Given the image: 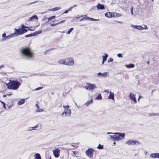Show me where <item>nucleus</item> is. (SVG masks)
<instances>
[{
  "label": "nucleus",
  "instance_id": "nucleus-58",
  "mask_svg": "<svg viewBox=\"0 0 159 159\" xmlns=\"http://www.w3.org/2000/svg\"><path fill=\"white\" fill-rule=\"evenodd\" d=\"M117 22L118 23H120V21H117Z\"/></svg>",
  "mask_w": 159,
  "mask_h": 159
},
{
  "label": "nucleus",
  "instance_id": "nucleus-16",
  "mask_svg": "<svg viewBox=\"0 0 159 159\" xmlns=\"http://www.w3.org/2000/svg\"><path fill=\"white\" fill-rule=\"evenodd\" d=\"M150 157L152 158H159V153H152L150 154Z\"/></svg>",
  "mask_w": 159,
  "mask_h": 159
},
{
  "label": "nucleus",
  "instance_id": "nucleus-37",
  "mask_svg": "<svg viewBox=\"0 0 159 159\" xmlns=\"http://www.w3.org/2000/svg\"><path fill=\"white\" fill-rule=\"evenodd\" d=\"M113 61V59L111 58H109L107 60V61L108 62H112V61Z\"/></svg>",
  "mask_w": 159,
  "mask_h": 159
},
{
  "label": "nucleus",
  "instance_id": "nucleus-49",
  "mask_svg": "<svg viewBox=\"0 0 159 159\" xmlns=\"http://www.w3.org/2000/svg\"><path fill=\"white\" fill-rule=\"evenodd\" d=\"M68 10H66L63 13H68Z\"/></svg>",
  "mask_w": 159,
  "mask_h": 159
},
{
  "label": "nucleus",
  "instance_id": "nucleus-13",
  "mask_svg": "<svg viewBox=\"0 0 159 159\" xmlns=\"http://www.w3.org/2000/svg\"><path fill=\"white\" fill-rule=\"evenodd\" d=\"M96 7L98 9L104 10L105 7L103 5H101L99 3H98Z\"/></svg>",
  "mask_w": 159,
  "mask_h": 159
},
{
  "label": "nucleus",
  "instance_id": "nucleus-29",
  "mask_svg": "<svg viewBox=\"0 0 159 159\" xmlns=\"http://www.w3.org/2000/svg\"><path fill=\"white\" fill-rule=\"evenodd\" d=\"M126 67L127 68H133L134 67V65L133 64H129V65H126Z\"/></svg>",
  "mask_w": 159,
  "mask_h": 159
},
{
  "label": "nucleus",
  "instance_id": "nucleus-26",
  "mask_svg": "<svg viewBox=\"0 0 159 159\" xmlns=\"http://www.w3.org/2000/svg\"><path fill=\"white\" fill-rule=\"evenodd\" d=\"M108 98L112 99H113L114 98V93H113L112 94L111 92H110V95L108 97Z\"/></svg>",
  "mask_w": 159,
  "mask_h": 159
},
{
  "label": "nucleus",
  "instance_id": "nucleus-18",
  "mask_svg": "<svg viewBox=\"0 0 159 159\" xmlns=\"http://www.w3.org/2000/svg\"><path fill=\"white\" fill-rule=\"evenodd\" d=\"M108 57V55L106 54H105V55L102 56L103 60L102 61V64H104V62L106 61Z\"/></svg>",
  "mask_w": 159,
  "mask_h": 159
},
{
  "label": "nucleus",
  "instance_id": "nucleus-24",
  "mask_svg": "<svg viewBox=\"0 0 159 159\" xmlns=\"http://www.w3.org/2000/svg\"><path fill=\"white\" fill-rule=\"evenodd\" d=\"M60 9V8L58 7H57L52 8L51 9H49V10H50L51 11H54L58 10H59Z\"/></svg>",
  "mask_w": 159,
  "mask_h": 159
},
{
  "label": "nucleus",
  "instance_id": "nucleus-47",
  "mask_svg": "<svg viewBox=\"0 0 159 159\" xmlns=\"http://www.w3.org/2000/svg\"><path fill=\"white\" fill-rule=\"evenodd\" d=\"M4 66L3 65H2L0 66V69L1 68H4Z\"/></svg>",
  "mask_w": 159,
  "mask_h": 159
},
{
  "label": "nucleus",
  "instance_id": "nucleus-35",
  "mask_svg": "<svg viewBox=\"0 0 159 159\" xmlns=\"http://www.w3.org/2000/svg\"><path fill=\"white\" fill-rule=\"evenodd\" d=\"M97 148L99 149H102L103 148V145H101L99 144Z\"/></svg>",
  "mask_w": 159,
  "mask_h": 159
},
{
  "label": "nucleus",
  "instance_id": "nucleus-31",
  "mask_svg": "<svg viewBox=\"0 0 159 159\" xmlns=\"http://www.w3.org/2000/svg\"><path fill=\"white\" fill-rule=\"evenodd\" d=\"M73 29H74V28H70L68 30L66 34H70V32L73 30Z\"/></svg>",
  "mask_w": 159,
  "mask_h": 159
},
{
  "label": "nucleus",
  "instance_id": "nucleus-11",
  "mask_svg": "<svg viewBox=\"0 0 159 159\" xmlns=\"http://www.w3.org/2000/svg\"><path fill=\"white\" fill-rule=\"evenodd\" d=\"M63 107L64 109V111H68V115H70L71 111L70 109H68L69 107V106L68 105L66 106L63 105Z\"/></svg>",
  "mask_w": 159,
  "mask_h": 159
},
{
  "label": "nucleus",
  "instance_id": "nucleus-52",
  "mask_svg": "<svg viewBox=\"0 0 159 159\" xmlns=\"http://www.w3.org/2000/svg\"><path fill=\"white\" fill-rule=\"evenodd\" d=\"M7 95H3V97H6L7 96Z\"/></svg>",
  "mask_w": 159,
  "mask_h": 159
},
{
  "label": "nucleus",
  "instance_id": "nucleus-15",
  "mask_svg": "<svg viewBox=\"0 0 159 159\" xmlns=\"http://www.w3.org/2000/svg\"><path fill=\"white\" fill-rule=\"evenodd\" d=\"M84 16V17H83V19L84 20H89L96 21L97 20V19H95L93 18L87 17V15H85Z\"/></svg>",
  "mask_w": 159,
  "mask_h": 159
},
{
  "label": "nucleus",
  "instance_id": "nucleus-10",
  "mask_svg": "<svg viewBox=\"0 0 159 159\" xmlns=\"http://www.w3.org/2000/svg\"><path fill=\"white\" fill-rule=\"evenodd\" d=\"M137 143H138V141H137L136 140H129L126 141V142L125 143L126 144H128L129 145H136V144Z\"/></svg>",
  "mask_w": 159,
  "mask_h": 159
},
{
  "label": "nucleus",
  "instance_id": "nucleus-5",
  "mask_svg": "<svg viewBox=\"0 0 159 159\" xmlns=\"http://www.w3.org/2000/svg\"><path fill=\"white\" fill-rule=\"evenodd\" d=\"M87 86H84V88L87 90L91 91L96 88L95 85L93 84L87 83Z\"/></svg>",
  "mask_w": 159,
  "mask_h": 159
},
{
  "label": "nucleus",
  "instance_id": "nucleus-22",
  "mask_svg": "<svg viewBox=\"0 0 159 159\" xmlns=\"http://www.w3.org/2000/svg\"><path fill=\"white\" fill-rule=\"evenodd\" d=\"M25 101V100L24 99H20L19 102H18L17 104L19 105H22L24 103Z\"/></svg>",
  "mask_w": 159,
  "mask_h": 159
},
{
  "label": "nucleus",
  "instance_id": "nucleus-46",
  "mask_svg": "<svg viewBox=\"0 0 159 159\" xmlns=\"http://www.w3.org/2000/svg\"><path fill=\"white\" fill-rule=\"evenodd\" d=\"M43 88L42 87H39V88H36V90H39L40 89H42Z\"/></svg>",
  "mask_w": 159,
  "mask_h": 159
},
{
  "label": "nucleus",
  "instance_id": "nucleus-12",
  "mask_svg": "<svg viewBox=\"0 0 159 159\" xmlns=\"http://www.w3.org/2000/svg\"><path fill=\"white\" fill-rule=\"evenodd\" d=\"M98 75L100 77H106L107 76V72H105L102 73L99 72L98 74Z\"/></svg>",
  "mask_w": 159,
  "mask_h": 159
},
{
  "label": "nucleus",
  "instance_id": "nucleus-48",
  "mask_svg": "<svg viewBox=\"0 0 159 159\" xmlns=\"http://www.w3.org/2000/svg\"><path fill=\"white\" fill-rule=\"evenodd\" d=\"M141 98V96H140H140H139V98H138V101L139 102V100H140V98Z\"/></svg>",
  "mask_w": 159,
  "mask_h": 159
},
{
  "label": "nucleus",
  "instance_id": "nucleus-27",
  "mask_svg": "<svg viewBox=\"0 0 159 159\" xmlns=\"http://www.w3.org/2000/svg\"><path fill=\"white\" fill-rule=\"evenodd\" d=\"M144 27H143L141 26H140V30H142L143 29L146 30L148 29V27L146 25H144Z\"/></svg>",
  "mask_w": 159,
  "mask_h": 159
},
{
  "label": "nucleus",
  "instance_id": "nucleus-41",
  "mask_svg": "<svg viewBox=\"0 0 159 159\" xmlns=\"http://www.w3.org/2000/svg\"><path fill=\"white\" fill-rule=\"evenodd\" d=\"M135 28L139 30H140V26L139 25H135Z\"/></svg>",
  "mask_w": 159,
  "mask_h": 159
},
{
  "label": "nucleus",
  "instance_id": "nucleus-20",
  "mask_svg": "<svg viewBox=\"0 0 159 159\" xmlns=\"http://www.w3.org/2000/svg\"><path fill=\"white\" fill-rule=\"evenodd\" d=\"M93 102V100L92 99H91L90 100L88 101H87L85 103V105L87 106H88L91 103H92Z\"/></svg>",
  "mask_w": 159,
  "mask_h": 159
},
{
  "label": "nucleus",
  "instance_id": "nucleus-57",
  "mask_svg": "<svg viewBox=\"0 0 159 159\" xmlns=\"http://www.w3.org/2000/svg\"><path fill=\"white\" fill-rule=\"evenodd\" d=\"M84 16H81L80 17H83Z\"/></svg>",
  "mask_w": 159,
  "mask_h": 159
},
{
  "label": "nucleus",
  "instance_id": "nucleus-7",
  "mask_svg": "<svg viewBox=\"0 0 159 159\" xmlns=\"http://www.w3.org/2000/svg\"><path fill=\"white\" fill-rule=\"evenodd\" d=\"M53 155L56 158H57L59 156L60 150L58 148H56L53 150Z\"/></svg>",
  "mask_w": 159,
  "mask_h": 159
},
{
  "label": "nucleus",
  "instance_id": "nucleus-3",
  "mask_svg": "<svg viewBox=\"0 0 159 159\" xmlns=\"http://www.w3.org/2000/svg\"><path fill=\"white\" fill-rule=\"evenodd\" d=\"M115 134L113 136L110 135L111 139L115 141H119L124 138L125 134L124 133H113Z\"/></svg>",
  "mask_w": 159,
  "mask_h": 159
},
{
  "label": "nucleus",
  "instance_id": "nucleus-21",
  "mask_svg": "<svg viewBox=\"0 0 159 159\" xmlns=\"http://www.w3.org/2000/svg\"><path fill=\"white\" fill-rule=\"evenodd\" d=\"M35 159H41L40 155L39 154L37 153L34 155Z\"/></svg>",
  "mask_w": 159,
  "mask_h": 159
},
{
  "label": "nucleus",
  "instance_id": "nucleus-53",
  "mask_svg": "<svg viewBox=\"0 0 159 159\" xmlns=\"http://www.w3.org/2000/svg\"><path fill=\"white\" fill-rule=\"evenodd\" d=\"M84 20V19H83V18H81V19H80V21H82V20Z\"/></svg>",
  "mask_w": 159,
  "mask_h": 159
},
{
  "label": "nucleus",
  "instance_id": "nucleus-9",
  "mask_svg": "<svg viewBox=\"0 0 159 159\" xmlns=\"http://www.w3.org/2000/svg\"><path fill=\"white\" fill-rule=\"evenodd\" d=\"M15 31L14 33V34H16L18 35L22 34H23V32H22V29H15Z\"/></svg>",
  "mask_w": 159,
  "mask_h": 159
},
{
  "label": "nucleus",
  "instance_id": "nucleus-28",
  "mask_svg": "<svg viewBox=\"0 0 159 159\" xmlns=\"http://www.w3.org/2000/svg\"><path fill=\"white\" fill-rule=\"evenodd\" d=\"M69 115H68V111H64L61 114V116H69Z\"/></svg>",
  "mask_w": 159,
  "mask_h": 159
},
{
  "label": "nucleus",
  "instance_id": "nucleus-36",
  "mask_svg": "<svg viewBox=\"0 0 159 159\" xmlns=\"http://www.w3.org/2000/svg\"><path fill=\"white\" fill-rule=\"evenodd\" d=\"M33 36V34H27V35H26L25 36V37L26 38H27V37H30L32 36Z\"/></svg>",
  "mask_w": 159,
  "mask_h": 159
},
{
  "label": "nucleus",
  "instance_id": "nucleus-8",
  "mask_svg": "<svg viewBox=\"0 0 159 159\" xmlns=\"http://www.w3.org/2000/svg\"><path fill=\"white\" fill-rule=\"evenodd\" d=\"M135 95H134V93H130L129 95V98L131 100L133 101L134 103L137 102V100L135 97Z\"/></svg>",
  "mask_w": 159,
  "mask_h": 159
},
{
  "label": "nucleus",
  "instance_id": "nucleus-40",
  "mask_svg": "<svg viewBox=\"0 0 159 159\" xmlns=\"http://www.w3.org/2000/svg\"><path fill=\"white\" fill-rule=\"evenodd\" d=\"M133 7H132L131 8L130 11L131 12V14L133 15H134V13H133Z\"/></svg>",
  "mask_w": 159,
  "mask_h": 159
},
{
  "label": "nucleus",
  "instance_id": "nucleus-30",
  "mask_svg": "<svg viewBox=\"0 0 159 159\" xmlns=\"http://www.w3.org/2000/svg\"><path fill=\"white\" fill-rule=\"evenodd\" d=\"M36 107H37L38 109L36 110V111L37 112H40L42 111L43 110H39V106H38V104H36Z\"/></svg>",
  "mask_w": 159,
  "mask_h": 159
},
{
  "label": "nucleus",
  "instance_id": "nucleus-56",
  "mask_svg": "<svg viewBox=\"0 0 159 159\" xmlns=\"http://www.w3.org/2000/svg\"><path fill=\"white\" fill-rule=\"evenodd\" d=\"M41 31H39V33H41Z\"/></svg>",
  "mask_w": 159,
  "mask_h": 159
},
{
  "label": "nucleus",
  "instance_id": "nucleus-42",
  "mask_svg": "<svg viewBox=\"0 0 159 159\" xmlns=\"http://www.w3.org/2000/svg\"><path fill=\"white\" fill-rule=\"evenodd\" d=\"M57 25H58L57 23H52L50 24V25L52 26H55Z\"/></svg>",
  "mask_w": 159,
  "mask_h": 159
},
{
  "label": "nucleus",
  "instance_id": "nucleus-17",
  "mask_svg": "<svg viewBox=\"0 0 159 159\" xmlns=\"http://www.w3.org/2000/svg\"><path fill=\"white\" fill-rule=\"evenodd\" d=\"M112 12H107L105 13V16L108 18H111Z\"/></svg>",
  "mask_w": 159,
  "mask_h": 159
},
{
  "label": "nucleus",
  "instance_id": "nucleus-2",
  "mask_svg": "<svg viewBox=\"0 0 159 159\" xmlns=\"http://www.w3.org/2000/svg\"><path fill=\"white\" fill-rule=\"evenodd\" d=\"M6 85L8 89L16 90L19 87L20 84L17 80H10Z\"/></svg>",
  "mask_w": 159,
  "mask_h": 159
},
{
  "label": "nucleus",
  "instance_id": "nucleus-55",
  "mask_svg": "<svg viewBox=\"0 0 159 159\" xmlns=\"http://www.w3.org/2000/svg\"><path fill=\"white\" fill-rule=\"evenodd\" d=\"M107 134H113V133H111V132H108L107 133Z\"/></svg>",
  "mask_w": 159,
  "mask_h": 159
},
{
  "label": "nucleus",
  "instance_id": "nucleus-23",
  "mask_svg": "<svg viewBox=\"0 0 159 159\" xmlns=\"http://www.w3.org/2000/svg\"><path fill=\"white\" fill-rule=\"evenodd\" d=\"M22 27L23 28L22 29V32H23V34L27 31V29H24V28H28V27H25L24 25H22Z\"/></svg>",
  "mask_w": 159,
  "mask_h": 159
},
{
  "label": "nucleus",
  "instance_id": "nucleus-54",
  "mask_svg": "<svg viewBox=\"0 0 159 159\" xmlns=\"http://www.w3.org/2000/svg\"><path fill=\"white\" fill-rule=\"evenodd\" d=\"M147 63L148 64V65H149V61H148L147 62Z\"/></svg>",
  "mask_w": 159,
  "mask_h": 159
},
{
  "label": "nucleus",
  "instance_id": "nucleus-4",
  "mask_svg": "<svg viewBox=\"0 0 159 159\" xmlns=\"http://www.w3.org/2000/svg\"><path fill=\"white\" fill-rule=\"evenodd\" d=\"M65 65L73 66L74 65V60L71 58H67L65 59Z\"/></svg>",
  "mask_w": 159,
  "mask_h": 159
},
{
  "label": "nucleus",
  "instance_id": "nucleus-33",
  "mask_svg": "<svg viewBox=\"0 0 159 159\" xmlns=\"http://www.w3.org/2000/svg\"><path fill=\"white\" fill-rule=\"evenodd\" d=\"M55 17H56V16H50V17H49V18H48V21H49L50 20H52V19H53L54 18H55Z\"/></svg>",
  "mask_w": 159,
  "mask_h": 159
},
{
  "label": "nucleus",
  "instance_id": "nucleus-50",
  "mask_svg": "<svg viewBox=\"0 0 159 159\" xmlns=\"http://www.w3.org/2000/svg\"><path fill=\"white\" fill-rule=\"evenodd\" d=\"M38 125H36L34 127V128L35 129H36V128L37 127Z\"/></svg>",
  "mask_w": 159,
  "mask_h": 159
},
{
  "label": "nucleus",
  "instance_id": "nucleus-32",
  "mask_svg": "<svg viewBox=\"0 0 159 159\" xmlns=\"http://www.w3.org/2000/svg\"><path fill=\"white\" fill-rule=\"evenodd\" d=\"M97 99H102V97L101 94H99L97 96L96 98Z\"/></svg>",
  "mask_w": 159,
  "mask_h": 159
},
{
  "label": "nucleus",
  "instance_id": "nucleus-6",
  "mask_svg": "<svg viewBox=\"0 0 159 159\" xmlns=\"http://www.w3.org/2000/svg\"><path fill=\"white\" fill-rule=\"evenodd\" d=\"M93 150L92 148H89L86 151V155L89 157V158H92L93 157Z\"/></svg>",
  "mask_w": 159,
  "mask_h": 159
},
{
  "label": "nucleus",
  "instance_id": "nucleus-14",
  "mask_svg": "<svg viewBox=\"0 0 159 159\" xmlns=\"http://www.w3.org/2000/svg\"><path fill=\"white\" fill-rule=\"evenodd\" d=\"M111 16V17H120L122 15L120 13H117L116 12H112Z\"/></svg>",
  "mask_w": 159,
  "mask_h": 159
},
{
  "label": "nucleus",
  "instance_id": "nucleus-1",
  "mask_svg": "<svg viewBox=\"0 0 159 159\" xmlns=\"http://www.w3.org/2000/svg\"><path fill=\"white\" fill-rule=\"evenodd\" d=\"M20 52L24 56L29 58H32L34 57V53L30 47L22 48Z\"/></svg>",
  "mask_w": 159,
  "mask_h": 159
},
{
  "label": "nucleus",
  "instance_id": "nucleus-38",
  "mask_svg": "<svg viewBox=\"0 0 159 159\" xmlns=\"http://www.w3.org/2000/svg\"><path fill=\"white\" fill-rule=\"evenodd\" d=\"M65 21H66V20H61L59 22H58L57 24H60L61 23H63V22H64Z\"/></svg>",
  "mask_w": 159,
  "mask_h": 159
},
{
  "label": "nucleus",
  "instance_id": "nucleus-25",
  "mask_svg": "<svg viewBox=\"0 0 159 159\" xmlns=\"http://www.w3.org/2000/svg\"><path fill=\"white\" fill-rule=\"evenodd\" d=\"M58 63L60 64L65 65V59H61L59 60L58 62Z\"/></svg>",
  "mask_w": 159,
  "mask_h": 159
},
{
  "label": "nucleus",
  "instance_id": "nucleus-51",
  "mask_svg": "<svg viewBox=\"0 0 159 159\" xmlns=\"http://www.w3.org/2000/svg\"><path fill=\"white\" fill-rule=\"evenodd\" d=\"M12 94V93L8 94H7V95L10 96Z\"/></svg>",
  "mask_w": 159,
  "mask_h": 159
},
{
  "label": "nucleus",
  "instance_id": "nucleus-19",
  "mask_svg": "<svg viewBox=\"0 0 159 159\" xmlns=\"http://www.w3.org/2000/svg\"><path fill=\"white\" fill-rule=\"evenodd\" d=\"M38 19V16L36 15H34L30 17L29 19V21H32L34 19L37 20Z\"/></svg>",
  "mask_w": 159,
  "mask_h": 159
},
{
  "label": "nucleus",
  "instance_id": "nucleus-34",
  "mask_svg": "<svg viewBox=\"0 0 159 159\" xmlns=\"http://www.w3.org/2000/svg\"><path fill=\"white\" fill-rule=\"evenodd\" d=\"M14 35V34H12L11 35H8V36H7V37H6L5 39H9L11 38V37H13Z\"/></svg>",
  "mask_w": 159,
  "mask_h": 159
},
{
  "label": "nucleus",
  "instance_id": "nucleus-43",
  "mask_svg": "<svg viewBox=\"0 0 159 159\" xmlns=\"http://www.w3.org/2000/svg\"><path fill=\"white\" fill-rule=\"evenodd\" d=\"M117 56L121 58L122 57V54L121 53H118L117 55Z\"/></svg>",
  "mask_w": 159,
  "mask_h": 159
},
{
  "label": "nucleus",
  "instance_id": "nucleus-60",
  "mask_svg": "<svg viewBox=\"0 0 159 159\" xmlns=\"http://www.w3.org/2000/svg\"><path fill=\"white\" fill-rule=\"evenodd\" d=\"M114 144H115V142H114Z\"/></svg>",
  "mask_w": 159,
  "mask_h": 159
},
{
  "label": "nucleus",
  "instance_id": "nucleus-45",
  "mask_svg": "<svg viewBox=\"0 0 159 159\" xmlns=\"http://www.w3.org/2000/svg\"><path fill=\"white\" fill-rule=\"evenodd\" d=\"M6 34L5 33H3V34H2V37H4V38H5V39H6Z\"/></svg>",
  "mask_w": 159,
  "mask_h": 159
},
{
  "label": "nucleus",
  "instance_id": "nucleus-39",
  "mask_svg": "<svg viewBox=\"0 0 159 159\" xmlns=\"http://www.w3.org/2000/svg\"><path fill=\"white\" fill-rule=\"evenodd\" d=\"M0 102L2 103V104L3 105V107L5 108V109H6V107H5V103L2 101L1 100H0Z\"/></svg>",
  "mask_w": 159,
  "mask_h": 159
},
{
  "label": "nucleus",
  "instance_id": "nucleus-59",
  "mask_svg": "<svg viewBox=\"0 0 159 159\" xmlns=\"http://www.w3.org/2000/svg\"><path fill=\"white\" fill-rule=\"evenodd\" d=\"M49 159H51V157H50Z\"/></svg>",
  "mask_w": 159,
  "mask_h": 159
},
{
  "label": "nucleus",
  "instance_id": "nucleus-44",
  "mask_svg": "<svg viewBox=\"0 0 159 159\" xmlns=\"http://www.w3.org/2000/svg\"><path fill=\"white\" fill-rule=\"evenodd\" d=\"M34 129H35L34 128V127H33L31 128V129H29V130L30 131H31Z\"/></svg>",
  "mask_w": 159,
  "mask_h": 159
}]
</instances>
